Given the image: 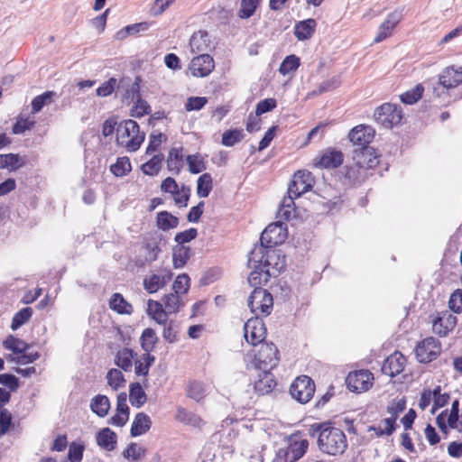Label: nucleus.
Masks as SVG:
<instances>
[{
	"mask_svg": "<svg viewBox=\"0 0 462 462\" xmlns=\"http://www.w3.org/2000/svg\"><path fill=\"white\" fill-rule=\"evenodd\" d=\"M311 437L318 438L320 451L331 456L343 454L347 447L344 431L329 422L314 423L309 430Z\"/></svg>",
	"mask_w": 462,
	"mask_h": 462,
	"instance_id": "nucleus-1",
	"label": "nucleus"
},
{
	"mask_svg": "<svg viewBox=\"0 0 462 462\" xmlns=\"http://www.w3.org/2000/svg\"><path fill=\"white\" fill-rule=\"evenodd\" d=\"M144 137L139 125L132 119L121 121L116 126V143L129 152L137 151Z\"/></svg>",
	"mask_w": 462,
	"mask_h": 462,
	"instance_id": "nucleus-2",
	"label": "nucleus"
},
{
	"mask_svg": "<svg viewBox=\"0 0 462 462\" xmlns=\"http://www.w3.org/2000/svg\"><path fill=\"white\" fill-rule=\"evenodd\" d=\"M247 304L251 312L255 315L254 318H259L261 315L267 316L272 312L273 299L265 289L255 287L248 297Z\"/></svg>",
	"mask_w": 462,
	"mask_h": 462,
	"instance_id": "nucleus-3",
	"label": "nucleus"
},
{
	"mask_svg": "<svg viewBox=\"0 0 462 462\" xmlns=\"http://www.w3.org/2000/svg\"><path fill=\"white\" fill-rule=\"evenodd\" d=\"M374 117L378 124L389 129L401 124L402 113L397 105L384 103L375 109Z\"/></svg>",
	"mask_w": 462,
	"mask_h": 462,
	"instance_id": "nucleus-4",
	"label": "nucleus"
},
{
	"mask_svg": "<svg viewBox=\"0 0 462 462\" xmlns=\"http://www.w3.org/2000/svg\"><path fill=\"white\" fill-rule=\"evenodd\" d=\"M462 83V69L454 66L446 68L439 76L436 87H433V93L441 97L445 90L454 88Z\"/></svg>",
	"mask_w": 462,
	"mask_h": 462,
	"instance_id": "nucleus-5",
	"label": "nucleus"
},
{
	"mask_svg": "<svg viewBox=\"0 0 462 462\" xmlns=\"http://www.w3.org/2000/svg\"><path fill=\"white\" fill-rule=\"evenodd\" d=\"M288 236L287 226L282 222L270 224L262 233L260 241L265 248L282 244Z\"/></svg>",
	"mask_w": 462,
	"mask_h": 462,
	"instance_id": "nucleus-6",
	"label": "nucleus"
},
{
	"mask_svg": "<svg viewBox=\"0 0 462 462\" xmlns=\"http://www.w3.org/2000/svg\"><path fill=\"white\" fill-rule=\"evenodd\" d=\"M441 353V343L433 337H428L418 343L415 348L416 357L420 363H430Z\"/></svg>",
	"mask_w": 462,
	"mask_h": 462,
	"instance_id": "nucleus-7",
	"label": "nucleus"
},
{
	"mask_svg": "<svg viewBox=\"0 0 462 462\" xmlns=\"http://www.w3.org/2000/svg\"><path fill=\"white\" fill-rule=\"evenodd\" d=\"M314 392L315 384L307 375L296 378L290 389L291 397L300 403L308 402L312 398Z\"/></svg>",
	"mask_w": 462,
	"mask_h": 462,
	"instance_id": "nucleus-8",
	"label": "nucleus"
},
{
	"mask_svg": "<svg viewBox=\"0 0 462 462\" xmlns=\"http://www.w3.org/2000/svg\"><path fill=\"white\" fill-rule=\"evenodd\" d=\"M245 338L254 347L264 343L266 328L263 320L259 318L249 319L244 326Z\"/></svg>",
	"mask_w": 462,
	"mask_h": 462,
	"instance_id": "nucleus-9",
	"label": "nucleus"
},
{
	"mask_svg": "<svg viewBox=\"0 0 462 462\" xmlns=\"http://www.w3.org/2000/svg\"><path fill=\"white\" fill-rule=\"evenodd\" d=\"M346 383L348 389L352 392H366L374 384V375L368 370L354 371L348 374Z\"/></svg>",
	"mask_w": 462,
	"mask_h": 462,
	"instance_id": "nucleus-10",
	"label": "nucleus"
},
{
	"mask_svg": "<svg viewBox=\"0 0 462 462\" xmlns=\"http://www.w3.org/2000/svg\"><path fill=\"white\" fill-rule=\"evenodd\" d=\"M259 347L254 351V359L259 365H263V369H272L278 363V349L273 343L264 342L259 344Z\"/></svg>",
	"mask_w": 462,
	"mask_h": 462,
	"instance_id": "nucleus-11",
	"label": "nucleus"
},
{
	"mask_svg": "<svg viewBox=\"0 0 462 462\" xmlns=\"http://www.w3.org/2000/svg\"><path fill=\"white\" fill-rule=\"evenodd\" d=\"M171 278L172 273L170 270L161 269L147 274L143 279V285L149 293H155L163 288Z\"/></svg>",
	"mask_w": 462,
	"mask_h": 462,
	"instance_id": "nucleus-12",
	"label": "nucleus"
},
{
	"mask_svg": "<svg viewBox=\"0 0 462 462\" xmlns=\"http://www.w3.org/2000/svg\"><path fill=\"white\" fill-rule=\"evenodd\" d=\"M214 68L215 62L213 58L207 53H202L191 60L189 69L192 76L204 78L208 76Z\"/></svg>",
	"mask_w": 462,
	"mask_h": 462,
	"instance_id": "nucleus-13",
	"label": "nucleus"
},
{
	"mask_svg": "<svg viewBox=\"0 0 462 462\" xmlns=\"http://www.w3.org/2000/svg\"><path fill=\"white\" fill-rule=\"evenodd\" d=\"M457 324V317L448 311L439 313L432 320V331L439 337H446Z\"/></svg>",
	"mask_w": 462,
	"mask_h": 462,
	"instance_id": "nucleus-14",
	"label": "nucleus"
},
{
	"mask_svg": "<svg viewBox=\"0 0 462 462\" xmlns=\"http://www.w3.org/2000/svg\"><path fill=\"white\" fill-rule=\"evenodd\" d=\"M251 385L257 395H263L271 393L274 389L276 382L274 375L263 369L257 372V375Z\"/></svg>",
	"mask_w": 462,
	"mask_h": 462,
	"instance_id": "nucleus-15",
	"label": "nucleus"
},
{
	"mask_svg": "<svg viewBox=\"0 0 462 462\" xmlns=\"http://www.w3.org/2000/svg\"><path fill=\"white\" fill-rule=\"evenodd\" d=\"M125 98L134 100L136 98L135 104L132 108V116L140 117L144 115H148L151 112L150 106L146 101L143 100L139 97V84L138 82H133L130 85V88L125 90Z\"/></svg>",
	"mask_w": 462,
	"mask_h": 462,
	"instance_id": "nucleus-16",
	"label": "nucleus"
},
{
	"mask_svg": "<svg viewBox=\"0 0 462 462\" xmlns=\"http://www.w3.org/2000/svg\"><path fill=\"white\" fill-rule=\"evenodd\" d=\"M353 160L363 171L377 166L379 161L374 150L372 147H365L354 152Z\"/></svg>",
	"mask_w": 462,
	"mask_h": 462,
	"instance_id": "nucleus-17",
	"label": "nucleus"
},
{
	"mask_svg": "<svg viewBox=\"0 0 462 462\" xmlns=\"http://www.w3.org/2000/svg\"><path fill=\"white\" fill-rule=\"evenodd\" d=\"M311 188V175L309 171H299L295 173L292 181L289 185L288 194L300 197Z\"/></svg>",
	"mask_w": 462,
	"mask_h": 462,
	"instance_id": "nucleus-18",
	"label": "nucleus"
},
{
	"mask_svg": "<svg viewBox=\"0 0 462 462\" xmlns=\"http://www.w3.org/2000/svg\"><path fill=\"white\" fill-rule=\"evenodd\" d=\"M342 162L343 153L335 149L325 150L319 156L314 159V166L317 168H337L340 166Z\"/></svg>",
	"mask_w": 462,
	"mask_h": 462,
	"instance_id": "nucleus-19",
	"label": "nucleus"
},
{
	"mask_svg": "<svg viewBox=\"0 0 462 462\" xmlns=\"http://www.w3.org/2000/svg\"><path fill=\"white\" fill-rule=\"evenodd\" d=\"M374 136V130L371 126L364 125L354 127L348 134L350 142L355 145L361 146L362 149L368 147L367 144L372 142Z\"/></svg>",
	"mask_w": 462,
	"mask_h": 462,
	"instance_id": "nucleus-20",
	"label": "nucleus"
},
{
	"mask_svg": "<svg viewBox=\"0 0 462 462\" xmlns=\"http://www.w3.org/2000/svg\"><path fill=\"white\" fill-rule=\"evenodd\" d=\"M405 365V356L396 351L385 359L382 366V372L390 377H393L403 371Z\"/></svg>",
	"mask_w": 462,
	"mask_h": 462,
	"instance_id": "nucleus-21",
	"label": "nucleus"
},
{
	"mask_svg": "<svg viewBox=\"0 0 462 462\" xmlns=\"http://www.w3.org/2000/svg\"><path fill=\"white\" fill-rule=\"evenodd\" d=\"M264 266L267 267L268 275H276L285 267L284 257L280 250H269L266 252Z\"/></svg>",
	"mask_w": 462,
	"mask_h": 462,
	"instance_id": "nucleus-22",
	"label": "nucleus"
},
{
	"mask_svg": "<svg viewBox=\"0 0 462 462\" xmlns=\"http://www.w3.org/2000/svg\"><path fill=\"white\" fill-rule=\"evenodd\" d=\"M212 47V42L207 32H194L189 39V48L192 53H204Z\"/></svg>",
	"mask_w": 462,
	"mask_h": 462,
	"instance_id": "nucleus-23",
	"label": "nucleus"
},
{
	"mask_svg": "<svg viewBox=\"0 0 462 462\" xmlns=\"http://www.w3.org/2000/svg\"><path fill=\"white\" fill-rule=\"evenodd\" d=\"M317 27L315 19L310 18L295 24L294 34L299 41H305L312 37Z\"/></svg>",
	"mask_w": 462,
	"mask_h": 462,
	"instance_id": "nucleus-24",
	"label": "nucleus"
},
{
	"mask_svg": "<svg viewBox=\"0 0 462 462\" xmlns=\"http://www.w3.org/2000/svg\"><path fill=\"white\" fill-rule=\"evenodd\" d=\"M163 306L162 303L153 300L147 301L148 315L160 325H165L167 323L168 315L170 314Z\"/></svg>",
	"mask_w": 462,
	"mask_h": 462,
	"instance_id": "nucleus-25",
	"label": "nucleus"
},
{
	"mask_svg": "<svg viewBox=\"0 0 462 462\" xmlns=\"http://www.w3.org/2000/svg\"><path fill=\"white\" fill-rule=\"evenodd\" d=\"M152 420L147 414L143 412L137 413L132 423L131 436L138 437L146 433L150 430Z\"/></svg>",
	"mask_w": 462,
	"mask_h": 462,
	"instance_id": "nucleus-26",
	"label": "nucleus"
},
{
	"mask_svg": "<svg viewBox=\"0 0 462 462\" xmlns=\"http://www.w3.org/2000/svg\"><path fill=\"white\" fill-rule=\"evenodd\" d=\"M175 419L178 421L193 428H201L205 424L200 416L194 412L189 411L182 407H179L177 409Z\"/></svg>",
	"mask_w": 462,
	"mask_h": 462,
	"instance_id": "nucleus-27",
	"label": "nucleus"
},
{
	"mask_svg": "<svg viewBox=\"0 0 462 462\" xmlns=\"http://www.w3.org/2000/svg\"><path fill=\"white\" fill-rule=\"evenodd\" d=\"M96 440L100 448L111 451L116 448V435L109 428H104L97 432Z\"/></svg>",
	"mask_w": 462,
	"mask_h": 462,
	"instance_id": "nucleus-28",
	"label": "nucleus"
},
{
	"mask_svg": "<svg viewBox=\"0 0 462 462\" xmlns=\"http://www.w3.org/2000/svg\"><path fill=\"white\" fill-rule=\"evenodd\" d=\"M136 356L132 349L125 347L117 352L115 364L124 371L129 372L132 370Z\"/></svg>",
	"mask_w": 462,
	"mask_h": 462,
	"instance_id": "nucleus-29",
	"label": "nucleus"
},
{
	"mask_svg": "<svg viewBox=\"0 0 462 462\" xmlns=\"http://www.w3.org/2000/svg\"><path fill=\"white\" fill-rule=\"evenodd\" d=\"M131 83L130 79H123L117 84V80L111 78L97 88V95L99 97H107L112 94L116 88L120 90L125 87H130Z\"/></svg>",
	"mask_w": 462,
	"mask_h": 462,
	"instance_id": "nucleus-30",
	"label": "nucleus"
},
{
	"mask_svg": "<svg viewBox=\"0 0 462 462\" xmlns=\"http://www.w3.org/2000/svg\"><path fill=\"white\" fill-rule=\"evenodd\" d=\"M26 161L24 157L19 154L7 153L0 154V169H8L9 171H16L24 166Z\"/></svg>",
	"mask_w": 462,
	"mask_h": 462,
	"instance_id": "nucleus-31",
	"label": "nucleus"
},
{
	"mask_svg": "<svg viewBox=\"0 0 462 462\" xmlns=\"http://www.w3.org/2000/svg\"><path fill=\"white\" fill-rule=\"evenodd\" d=\"M108 304L110 309L118 314L130 315L133 312V306L120 293H114Z\"/></svg>",
	"mask_w": 462,
	"mask_h": 462,
	"instance_id": "nucleus-32",
	"label": "nucleus"
},
{
	"mask_svg": "<svg viewBox=\"0 0 462 462\" xmlns=\"http://www.w3.org/2000/svg\"><path fill=\"white\" fill-rule=\"evenodd\" d=\"M309 448L307 439L292 441L286 447L290 462H295L304 456Z\"/></svg>",
	"mask_w": 462,
	"mask_h": 462,
	"instance_id": "nucleus-33",
	"label": "nucleus"
},
{
	"mask_svg": "<svg viewBox=\"0 0 462 462\" xmlns=\"http://www.w3.org/2000/svg\"><path fill=\"white\" fill-rule=\"evenodd\" d=\"M90 409L97 416L103 418L107 415L110 410V402L106 395L98 394L92 398Z\"/></svg>",
	"mask_w": 462,
	"mask_h": 462,
	"instance_id": "nucleus-34",
	"label": "nucleus"
},
{
	"mask_svg": "<svg viewBox=\"0 0 462 462\" xmlns=\"http://www.w3.org/2000/svg\"><path fill=\"white\" fill-rule=\"evenodd\" d=\"M190 257V249L185 245H176L173 248L172 262L176 269L182 268Z\"/></svg>",
	"mask_w": 462,
	"mask_h": 462,
	"instance_id": "nucleus-35",
	"label": "nucleus"
},
{
	"mask_svg": "<svg viewBox=\"0 0 462 462\" xmlns=\"http://www.w3.org/2000/svg\"><path fill=\"white\" fill-rule=\"evenodd\" d=\"M179 224V219L168 211H162L157 215V226L160 229L167 231L175 228Z\"/></svg>",
	"mask_w": 462,
	"mask_h": 462,
	"instance_id": "nucleus-36",
	"label": "nucleus"
},
{
	"mask_svg": "<svg viewBox=\"0 0 462 462\" xmlns=\"http://www.w3.org/2000/svg\"><path fill=\"white\" fill-rule=\"evenodd\" d=\"M146 455V448L135 442L130 443L123 452V457L131 461H138Z\"/></svg>",
	"mask_w": 462,
	"mask_h": 462,
	"instance_id": "nucleus-37",
	"label": "nucleus"
},
{
	"mask_svg": "<svg viewBox=\"0 0 462 462\" xmlns=\"http://www.w3.org/2000/svg\"><path fill=\"white\" fill-rule=\"evenodd\" d=\"M163 158L164 156L162 153L153 155L148 162L142 165L143 172L149 176L157 175L162 168Z\"/></svg>",
	"mask_w": 462,
	"mask_h": 462,
	"instance_id": "nucleus-38",
	"label": "nucleus"
},
{
	"mask_svg": "<svg viewBox=\"0 0 462 462\" xmlns=\"http://www.w3.org/2000/svg\"><path fill=\"white\" fill-rule=\"evenodd\" d=\"M182 148H172L167 159V166L169 171L179 172L182 167Z\"/></svg>",
	"mask_w": 462,
	"mask_h": 462,
	"instance_id": "nucleus-39",
	"label": "nucleus"
},
{
	"mask_svg": "<svg viewBox=\"0 0 462 462\" xmlns=\"http://www.w3.org/2000/svg\"><path fill=\"white\" fill-rule=\"evenodd\" d=\"M55 96V92L47 91L35 97L32 101V113L36 114L40 112L44 106L50 105L53 101V97Z\"/></svg>",
	"mask_w": 462,
	"mask_h": 462,
	"instance_id": "nucleus-40",
	"label": "nucleus"
},
{
	"mask_svg": "<svg viewBox=\"0 0 462 462\" xmlns=\"http://www.w3.org/2000/svg\"><path fill=\"white\" fill-rule=\"evenodd\" d=\"M213 180L209 173L202 174L197 182V194L199 198H207L212 189Z\"/></svg>",
	"mask_w": 462,
	"mask_h": 462,
	"instance_id": "nucleus-41",
	"label": "nucleus"
},
{
	"mask_svg": "<svg viewBox=\"0 0 462 462\" xmlns=\"http://www.w3.org/2000/svg\"><path fill=\"white\" fill-rule=\"evenodd\" d=\"M154 357L149 353H144L140 359L134 360V370L137 375H147L151 365L153 363Z\"/></svg>",
	"mask_w": 462,
	"mask_h": 462,
	"instance_id": "nucleus-42",
	"label": "nucleus"
},
{
	"mask_svg": "<svg viewBox=\"0 0 462 462\" xmlns=\"http://www.w3.org/2000/svg\"><path fill=\"white\" fill-rule=\"evenodd\" d=\"M261 0H241L238 16L242 19H248L254 15L260 5Z\"/></svg>",
	"mask_w": 462,
	"mask_h": 462,
	"instance_id": "nucleus-43",
	"label": "nucleus"
},
{
	"mask_svg": "<svg viewBox=\"0 0 462 462\" xmlns=\"http://www.w3.org/2000/svg\"><path fill=\"white\" fill-rule=\"evenodd\" d=\"M129 398L132 405L137 408H140L146 402V394L139 383L131 386Z\"/></svg>",
	"mask_w": 462,
	"mask_h": 462,
	"instance_id": "nucleus-44",
	"label": "nucleus"
},
{
	"mask_svg": "<svg viewBox=\"0 0 462 462\" xmlns=\"http://www.w3.org/2000/svg\"><path fill=\"white\" fill-rule=\"evenodd\" d=\"M158 340L157 335L155 331L152 328H145L143 331L141 341L142 347L145 351V353H149L153 349L156 342Z\"/></svg>",
	"mask_w": 462,
	"mask_h": 462,
	"instance_id": "nucleus-45",
	"label": "nucleus"
},
{
	"mask_svg": "<svg viewBox=\"0 0 462 462\" xmlns=\"http://www.w3.org/2000/svg\"><path fill=\"white\" fill-rule=\"evenodd\" d=\"M131 162L127 157L118 158L116 162L112 164L110 171L117 177H123L131 171Z\"/></svg>",
	"mask_w": 462,
	"mask_h": 462,
	"instance_id": "nucleus-46",
	"label": "nucleus"
},
{
	"mask_svg": "<svg viewBox=\"0 0 462 462\" xmlns=\"http://www.w3.org/2000/svg\"><path fill=\"white\" fill-rule=\"evenodd\" d=\"M423 90V87L420 84H419L415 86L413 88L402 94L400 96L401 101L403 102L404 104L412 105L421 97Z\"/></svg>",
	"mask_w": 462,
	"mask_h": 462,
	"instance_id": "nucleus-47",
	"label": "nucleus"
},
{
	"mask_svg": "<svg viewBox=\"0 0 462 462\" xmlns=\"http://www.w3.org/2000/svg\"><path fill=\"white\" fill-rule=\"evenodd\" d=\"M189 170L191 173L197 174L206 169L204 158L199 154H192L187 157Z\"/></svg>",
	"mask_w": 462,
	"mask_h": 462,
	"instance_id": "nucleus-48",
	"label": "nucleus"
},
{
	"mask_svg": "<svg viewBox=\"0 0 462 462\" xmlns=\"http://www.w3.org/2000/svg\"><path fill=\"white\" fill-rule=\"evenodd\" d=\"M244 138V133L241 129L226 131L222 135V144L227 147L235 145Z\"/></svg>",
	"mask_w": 462,
	"mask_h": 462,
	"instance_id": "nucleus-49",
	"label": "nucleus"
},
{
	"mask_svg": "<svg viewBox=\"0 0 462 462\" xmlns=\"http://www.w3.org/2000/svg\"><path fill=\"white\" fill-rule=\"evenodd\" d=\"M180 295L178 293L171 292L163 297V305L170 314L175 313L179 310L180 306Z\"/></svg>",
	"mask_w": 462,
	"mask_h": 462,
	"instance_id": "nucleus-50",
	"label": "nucleus"
},
{
	"mask_svg": "<svg viewBox=\"0 0 462 462\" xmlns=\"http://www.w3.org/2000/svg\"><path fill=\"white\" fill-rule=\"evenodd\" d=\"M6 349H10L14 353H23L28 349L27 344L13 336L8 337L3 343Z\"/></svg>",
	"mask_w": 462,
	"mask_h": 462,
	"instance_id": "nucleus-51",
	"label": "nucleus"
},
{
	"mask_svg": "<svg viewBox=\"0 0 462 462\" xmlns=\"http://www.w3.org/2000/svg\"><path fill=\"white\" fill-rule=\"evenodd\" d=\"M300 66V59L295 55L287 56L282 62L279 71L282 75H287L295 71Z\"/></svg>",
	"mask_w": 462,
	"mask_h": 462,
	"instance_id": "nucleus-52",
	"label": "nucleus"
},
{
	"mask_svg": "<svg viewBox=\"0 0 462 462\" xmlns=\"http://www.w3.org/2000/svg\"><path fill=\"white\" fill-rule=\"evenodd\" d=\"M32 315V309L30 307H26L19 310L13 318L12 320V328L14 330L20 328L26 321L30 319Z\"/></svg>",
	"mask_w": 462,
	"mask_h": 462,
	"instance_id": "nucleus-53",
	"label": "nucleus"
},
{
	"mask_svg": "<svg viewBox=\"0 0 462 462\" xmlns=\"http://www.w3.org/2000/svg\"><path fill=\"white\" fill-rule=\"evenodd\" d=\"M395 418L390 417L386 418L382 421V424H380L377 427H371L372 430H374L376 432V435L383 436V435H391L394 430V423H395Z\"/></svg>",
	"mask_w": 462,
	"mask_h": 462,
	"instance_id": "nucleus-54",
	"label": "nucleus"
},
{
	"mask_svg": "<svg viewBox=\"0 0 462 462\" xmlns=\"http://www.w3.org/2000/svg\"><path fill=\"white\" fill-rule=\"evenodd\" d=\"M206 393L205 385L200 382H192L188 388V396L193 400L200 401Z\"/></svg>",
	"mask_w": 462,
	"mask_h": 462,
	"instance_id": "nucleus-55",
	"label": "nucleus"
},
{
	"mask_svg": "<svg viewBox=\"0 0 462 462\" xmlns=\"http://www.w3.org/2000/svg\"><path fill=\"white\" fill-rule=\"evenodd\" d=\"M346 177L356 183L364 180L367 177V173L356 166L354 162L352 166L346 167Z\"/></svg>",
	"mask_w": 462,
	"mask_h": 462,
	"instance_id": "nucleus-56",
	"label": "nucleus"
},
{
	"mask_svg": "<svg viewBox=\"0 0 462 462\" xmlns=\"http://www.w3.org/2000/svg\"><path fill=\"white\" fill-rule=\"evenodd\" d=\"M294 195L288 194V197L283 198L281 202L278 214L284 219H290L291 217V210H285L286 208H292L294 207Z\"/></svg>",
	"mask_w": 462,
	"mask_h": 462,
	"instance_id": "nucleus-57",
	"label": "nucleus"
},
{
	"mask_svg": "<svg viewBox=\"0 0 462 462\" xmlns=\"http://www.w3.org/2000/svg\"><path fill=\"white\" fill-rule=\"evenodd\" d=\"M108 384L114 389L117 390L118 388L124 385L125 380L121 371L118 369H111L107 373L106 375Z\"/></svg>",
	"mask_w": 462,
	"mask_h": 462,
	"instance_id": "nucleus-58",
	"label": "nucleus"
},
{
	"mask_svg": "<svg viewBox=\"0 0 462 462\" xmlns=\"http://www.w3.org/2000/svg\"><path fill=\"white\" fill-rule=\"evenodd\" d=\"M173 291L180 295L185 294L189 288V278L186 274L177 276L173 282Z\"/></svg>",
	"mask_w": 462,
	"mask_h": 462,
	"instance_id": "nucleus-59",
	"label": "nucleus"
},
{
	"mask_svg": "<svg viewBox=\"0 0 462 462\" xmlns=\"http://www.w3.org/2000/svg\"><path fill=\"white\" fill-rule=\"evenodd\" d=\"M440 391V386H437L434 389L433 406L431 410L432 413H435L438 409L445 406L449 400V395L447 393H441Z\"/></svg>",
	"mask_w": 462,
	"mask_h": 462,
	"instance_id": "nucleus-60",
	"label": "nucleus"
},
{
	"mask_svg": "<svg viewBox=\"0 0 462 462\" xmlns=\"http://www.w3.org/2000/svg\"><path fill=\"white\" fill-rule=\"evenodd\" d=\"M174 197V201L176 205L179 207H186L188 205V201L190 196V189L186 186H182L180 189H178L172 194Z\"/></svg>",
	"mask_w": 462,
	"mask_h": 462,
	"instance_id": "nucleus-61",
	"label": "nucleus"
},
{
	"mask_svg": "<svg viewBox=\"0 0 462 462\" xmlns=\"http://www.w3.org/2000/svg\"><path fill=\"white\" fill-rule=\"evenodd\" d=\"M208 103L207 97H190L185 104V109L189 112L199 111L204 107Z\"/></svg>",
	"mask_w": 462,
	"mask_h": 462,
	"instance_id": "nucleus-62",
	"label": "nucleus"
},
{
	"mask_svg": "<svg viewBox=\"0 0 462 462\" xmlns=\"http://www.w3.org/2000/svg\"><path fill=\"white\" fill-rule=\"evenodd\" d=\"M84 446L79 443L72 442L69 445L68 457L70 462H80L83 457Z\"/></svg>",
	"mask_w": 462,
	"mask_h": 462,
	"instance_id": "nucleus-63",
	"label": "nucleus"
},
{
	"mask_svg": "<svg viewBox=\"0 0 462 462\" xmlns=\"http://www.w3.org/2000/svg\"><path fill=\"white\" fill-rule=\"evenodd\" d=\"M448 305L454 312H462V290L457 289L451 294Z\"/></svg>",
	"mask_w": 462,
	"mask_h": 462,
	"instance_id": "nucleus-64",
	"label": "nucleus"
}]
</instances>
